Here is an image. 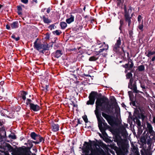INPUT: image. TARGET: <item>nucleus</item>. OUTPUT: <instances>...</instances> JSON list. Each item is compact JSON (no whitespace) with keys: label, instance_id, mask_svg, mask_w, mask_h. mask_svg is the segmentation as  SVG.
Instances as JSON below:
<instances>
[{"label":"nucleus","instance_id":"f257e3e1","mask_svg":"<svg viewBox=\"0 0 155 155\" xmlns=\"http://www.w3.org/2000/svg\"><path fill=\"white\" fill-rule=\"evenodd\" d=\"M95 104L96 109L94 112L97 120L98 127L101 132L103 133L105 132V130L103 127V124L104 127H105L107 125V124L101 116L99 111L100 110L101 111H105L108 113L110 110V106L109 102L103 98L97 99L96 101Z\"/></svg>","mask_w":155,"mask_h":155},{"label":"nucleus","instance_id":"f03ea898","mask_svg":"<svg viewBox=\"0 0 155 155\" xmlns=\"http://www.w3.org/2000/svg\"><path fill=\"white\" fill-rule=\"evenodd\" d=\"M38 39H37L34 43V48L40 52L44 54V51L49 49L48 45L47 43L42 44L40 42L38 43Z\"/></svg>","mask_w":155,"mask_h":155},{"label":"nucleus","instance_id":"7ed1b4c3","mask_svg":"<svg viewBox=\"0 0 155 155\" xmlns=\"http://www.w3.org/2000/svg\"><path fill=\"white\" fill-rule=\"evenodd\" d=\"M30 137L32 139L35 140L36 141H28L29 142V143H33L35 144H38L42 141L44 142V141H45V139L43 137H41L40 135L36 134L34 132H32L31 133Z\"/></svg>","mask_w":155,"mask_h":155},{"label":"nucleus","instance_id":"20e7f679","mask_svg":"<svg viewBox=\"0 0 155 155\" xmlns=\"http://www.w3.org/2000/svg\"><path fill=\"white\" fill-rule=\"evenodd\" d=\"M26 104L29 106L30 109L34 111H37L40 109L39 106L37 104H35L32 103V101L30 99H27L26 101Z\"/></svg>","mask_w":155,"mask_h":155},{"label":"nucleus","instance_id":"39448f33","mask_svg":"<svg viewBox=\"0 0 155 155\" xmlns=\"http://www.w3.org/2000/svg\"><path fill=\"white\" fill-rule=\"evenodd\" d=\"M97 95V92L95 91L91 92L89 96V100L87 102V104L93 105Z\"/></svg>","mask_w":155,"mask_h":155},{"label":"nucleus","instance_id":"423d86ee","mask_svg":"<svg viewBox=\"0 0 155 155\" xmlns=\"http://www.w3.org/2000/svg\"><path fill=\"white\" fill-rule=\"evenodd\" d=\"M124 17L125 21L128 22V26H129L131 23V17L130 16V14L129 13V11H131L132 9L130 6L129 7V9L127 11V9L126 6L124 5Z\"/></svg>","mask_w":155,"mask_h":155},{"label":"nucleus","instance_id":"0eeeda50","mask_svg":"<svg viewBox=\"0 0 155 155\" xmlns=\"http://www.w3.org/2000/svg\"><path fill=\"white\" fill-rule=\"evenodd\" d=\"M128 87L129 88L132 90L135 93H142L139 91L137 90L136 83L134 81L133 79L132 78H130Z\"/></svg>","mask_w":155,"mask_h":155},{"label":"nucleus","instance_id":"6e6552de","mask_svg":"<svg viewBox=\"0 0 155 155\" xmlns=\"http://www.w3.org/2000/svg\"><path fill=\"white\" fill-rule=\"evenodd\" d=\"M108 48V46L107 45H106L104 42H103V45L102 46V47L99 48H100L99 50L97 51L98 48H95V51L96 52L97 55L99 54H102L103 56H105L107 54L105 53L104 54H102V53L104 51H106Z\"/></svg>","mask_w":155,"mask_h":155},{"label":"nucleus","instance_id":"1a4fd4ad","mask_svg":"<svg viewBox=\"0 0 155 155\" xmlns=\"http://www.w3.org/2000/svg\"><path fill=\"white\" fill-rule=\"evenodd\" d=\"M16 155H36L35 153H32L30 151H28L26 149L20 148L17 150Z\"/></svg>","mask_w":155,"mask_h":155},{"label":"nucleus","instance_id":"9d476101","mask_svg":"<svg viewBox=\"0 0 155 155\" xmlns=\"http://www.w3.org/2000/svg\"><path fill=\"white\" fill-rule=\"evenodd\" d=\"M103 117L107 120L108 123L110 125L113 126L114 124L113 117L112 116L107 114L104 112L102 113Z\"/></svg>","mask_w":155,"mask_h":155},{"label":"nucleus","instance_id":"9b49d317","mask_svg":"<svg viewBox=\"0 0 155 155\" xmlns=\"http://www.w3.org/2000/svg\"><path fill=\"white\" fill-rule=\"evenodd\" d=\"M99 153L102 155H104L105 152L104 150L100 148H96V149H92L91 150V155H97Z\"/></svg>","mask_w":155,"mask_h":155},{"label":"nucleus","instance_id":"f8f14e48","mask_svg":"<svg viewBox=\"0 0 155 155\" xmlns=\"http://www.w3.org/2000/svg\"><path fill=\"white\" fill-rule=\"evenodd\" d=\"M121 44V38L120 37H119L118 39L117 40L114 46V50L116 52L118 51L119 49L120 48Z\"/></svg>","mask_w":155,"mask_h":155},{"label":"nucleus","instance_id":"ddd939ff","mask_svg":"<svg viewBox=\"0 0 155 155\" xmlns=\"http://www.w3.org/2000/svg\"><path fill=\"white\" fill-rule=\"evenodd\" d=\"M132 151L134 153V155H140L138 148L135 146L133 147ZM142 155H145V149L143 148L141 151Z\"/></svg>","mask_w":155,"mask_h":155},{"label":"nucleus","instance_id":"4468645a","mask_svg":"<svg viewBox=\"0 0 155 155\" xmlns=\"http://www.w3.org/2000/svg\"><path fill=\"white\" fill-rule=\"evenodd\" d=\"M85 143H86L87 145L82 149V150L83 152L86 153V155H87L89 153L91 146L87 142H85Z\"/></svg>","mask_w":155,"mask_h":155},{"label":"nucleus","instance_id":"2eb2a0df","mask_svg":"<svg viewBox=\"0 0 155 155\" xmlns=\"http://www.w3.org/2000/svg\"><path fill=\"white\" fill-rule=\"evenodd\" d=\"M134 66V63L131 59L129 61L128 63L123 65L122 66L126 69L130 70Z\"/></svg>","mask_w":155,"mask_h":155},{"label":"nucleus","instance_id":"dca6fc26","mask_svg":"<svg viewBox=\"0 0 155 155\" xmlns=\"http://www.w3.org/2000/svg\"><path fill=\"white\" fill-rule=\"evenodd\" d=\"M60 126L58 124H53L51 125V128L53 132H56L59 130Z\"/></svg>","mask_w":155,"mask_h":155},{"label":"nucleus","instance_id":"f3484780","mask_svg":"<svg viewBox=\"0 0 155 155\" xmlns=\"http://www.w3.org/2000/svg\"><path fill=\"white\" fill-rule=\"evenodd\" d=\"M152 143V140L151 139H149L147 140V144L148 145V148L147 149V150H146V155H148V152H150L152 153L150 151V150L151 148V145Z\"/></svg>","mask_w":155,"mask_h":155},{"label":"nucleus","instance_id":"a211bd4d","mask_svg":"<svg viewBox=\"0 0 155 155\" xmlns=\"http://www.w3.org/2000/svg\"><path fill=\"white\" fill-rule=\"evenodd\" d=\"M62 51L60 50H57L54 53H53L54 56L56 58H58L62 54Z\"/></svg>","mask_w":155,"mask_h":155},{"label":"nucleus","instance_id":"6ab92c4d","mask_svg":"<svg viewBox=\"0 0 155 155\" xmlns=\"http://www.w3.org/2000/svg\"><path fill=\"white\" fill-rule=\"evenodd\" d=\"M145 133V131H144L143 134V135L140 138V144L142 146H143L145 144V137L144 135Z\"/></svg>","mask_w":155,"mask_h":155},{"label":"nucleus","instance_id":"aec40b11","mask_svg":"<svg viewBox=\"0 0 155 155\" xmlns=\"http://www.w3.org/2000/svg\"><path fill=\"white\" fill-rule=\"evenodd\" d=\"M147 126L149 132L150 134L153 135L154 134V131L153 130V127L150 124L147 123Z\"/></svg>","mask_w":155,"mask_h":155},{"label":"nucleus","instance_id":"412c9836","mask_svg":"<svg viewBox=\"0 0 155 155\" xmlns=\"http://www.w3.org/2000/svg\"><path fill=\"white\" fill-rule=\"evenodd\" d=\"M74 17L73 15H71L70 18L67 19L66 21L67 23L70 24L74 21Z\"/></svg>","mask_w":155,"mask_h":155},{"label":"nucleus","instance_id":"4be33fe9","mask_svg":"<svg viewBox=\"0 0 155 155\" xmlns=\"http://www.w3.org/2000/svg\"><path fill=\"white\" fill-rule=\"evenodd\" d=\"M42 18L43 21L45 23L49 24L52 22L51 19H49L48 18L46 17L45 15H43Z\"/></svg>","mask_w":155,"mask_h":155},{"label":"nucleus","instance_id":"5701e85b","mask_svg":"<svg viewBox=\"0 0 155 155\" xmlns=\"http://www.w3.org/2000/svg\"><path fill=\"white\" fill-rule=\"evenodd\" d=\"M11 27L12 28H16L18 27V21H15L13 22L11 24Z\"/></svg>","mask_w":155,"mask_h":155},{"label":"nucleus","instance_id":"b1692460","mask_svg":"<svg viewBox=\"0 0 155 155\" xmlns=\"http://www.w3.org/2000/svg\"><path fill=\"white\" fill-rule=\"evenodd\" d=\"M60 25L62 29H64L67 26V24L65 22H61L60 23Z\"/></svg>","mask_w":155,"mask_h":155},{"label":"nucleus","instance_id":"393cba45","mask_svg":"<svg viewBox=\"0 0 155 155\" xmlns=\"http://www.w3.org/2000/svg\"><path fill=\"white\" fill-rule=\"evenodd\" d=\"M27 94V93L26 92L24 91H21V97L23 100H25L26 99V96Z\"/></svg>","mask_w":155,"mask_h":155},{"label":"nucleus","instance_id":"a878e982","mask_svg":"<svg viewBox=\"0 0 155 155\" xmlns=\"http://www.w3.org/2000/svg\"><path fill=\"white\" fill-rule=\"evenodd\" d=\"M99 57L96 56H94L90 57L89 59L90 61H95L98 59Z\"/></svg>","mask_w":155,"mask_h":155},{"label":"nucleus","instance_id":"bb28decb","mask_svg":"<svg viewBox=\"0 0 155 155\" xmlns=\"http://www.w3.org/2000/svg\"><path fill=\"white\" fill-rule=\"evenodd\" d=\"M61 33L62 32L60 30H56V31H53L52 32L53 34L54 35L55 34L57 35H60Z\"/></svg>","mask_w":155,"mask_h":155},{"label":"nucleus","instance_id":"cd10ccee","mask_svg":"<svg viewBox=\"0 0 155 155\" xmlns=\"http://www.w3.org/2000/svg\"><path fill=\"white\" fill-rule=\"evenodd\" d=\"M97 44L96 46V48H101L103 45V44H101V41L98 40L97 41Z\"/></svg>","mask_w":155,"mask_h":155},{"label":"nucleus","instance_id":"c85d7f7f","mask_svg":"<svg viewBox=\"0 0 155 155\" xmlns=\"http://www.w3.org/2000/svg\"><path fill=\"white\" fill-rule=\"evenodd\" d=\"M116 2L117 6H119L120 5L123 4L124 2V0H116Z\"/></svg>","mask_w":155,"mask_h":155},{"label":"nucleus","instance_id":"c756f323","mask_svg":"<svg viewBox=\"0 0 155 155\" xmlns=\"http://www.w3.org/2000/svg\"><path fill=\"white\" fill-rule=\"evenodd\" d=\"M138 69L140 71H142L144 70V65H141L139 66L138 67Z\"/></svg>","mask_w":155,"mask_h":155},{"label":"nucleus","instance_id":"7c9ffc66","mask_svg":"<svg viewBox=\"0 0 155 155\" xmlns=\"http://www.w3.org/2000/svg\"><path fill=\"white\" fill-rule=\"evenodd\" d=\"M9 137L13 140L16 139V137L14 134L9 135Z\"/></svg>","mask_w":155,"mask_h":155},{"label":"nucleus","instance_id":"2f4dec72","mask_svg":"<svg viewBox=\"0 0 155 155\" xmlns=\"http://www.w3.org/2000/svg\"><path fill=\"white\" fill-rule=\"evenodd\" d=\"M55 24H53L50 25L48 27V28L50 29L51 30H52L53 29H54L55 28Z\"/></svg>","mask_w":155,"mask_h":155},{"label":"nucleus","instance_id":"473e14b6","mask_svg":"<svg viewBox=\"0 0 155 155\" xmlns=\"http://www.w3.org/2000/svg\"><path fill=\"white\" fill-rule=\"evenodd\" d=\"M12 38L14 39L16 41H18L19 40V39H20V38L19 37H18L16 38L15 37V35L14 34H13L12 36H11Z\"/></svg>","mask_w":155,"mask_h":155},{"label":"nucleus","instance_id":"72a5a7b5","mask_svg":"<svg viewBox=\"0 0 155 155\" xmlns=\"http://www.w3.org/2000/svg\"><path fill=\"white\" fill-rule=\"evenodd\" d=\"M132 74L130 73H128L126 75L127 78L128 79H130V78H131L132 77Z\"/></svg>","mask_w":155,"mask_h":155},{"label":"nucleus","instance_id":"f704fd0d","mask_svg":"<svg viewBox=\"0 0 155 155\" xmlns=\"http://www.w3.org/2000/svg\"><path fill=\"white\" fill-rule=\"evenodd\" d=\"M6 147H7L8 149L9 150L12 149V146L9 144L7 143L6 144Z\"/></svg>","mask_w":155,"mask_h":155},{"label":"nucleus","instance_id":"c9c22d12","mask_svg":"<svg viewBox=\"0 0 155 155\" xmlns=\"http://www.w3.org/2000/svg\"><path fill=\"white\" fill-rule=\"evenodd\" d=\"M83 119L84 121L86 123H87L88 122V119H87V117L86 115H84L83 117Z\"/></svg>","mask_w":155,"mask_h":155},{"label":"nucleus","instance_id":"e433bc0d","mask_svg":"<svg viewBox=\"0 0 155 155\" xmlns=\"http://www.w3.org/2000/svg\"><path fill=\"white\" fill-rule=\"evenodd\" d=\"M122 140H118L117 141V144L118 146H120L122 145Z\"/></svg>","mask_w":155,"mask_h":155},{"label":"nucleus","instance_id":"4c0bfd02","mask_svg":"<svg viewBox=\"0 0 155 155\" xmlns=\"http://www.w3.org/2000/svg\"><path fill=\"white\" fill-rule=\"evenodd\" d=\"M142 17L140 15H138L137 18L138 21L139 22H140L142 19Z\"/></svg>","mask_w":155,"mask_h":155},{"label":"nucleus","instance_id":"58836bf2","mask_svg":"<svg viewBox=\"0 0 155 155\" xmlns=\"http://www.w3.org/2000/svg\"><path fill=\"white\" fill-rule=\"evenodd\" d=\"M155 54V51L151 52H149L148 54L147 55L148 57H150V56L152 55L153 54Z\"/></svg>","mask_w":155,"mask_h":155},{"label":"nucleus","instance_id":"ea45409f","mask_svg":"<svg viewBox=\"0 0 155 155\" xmlns=\"http://www.w3.org/2000/svg\"><path fill=\"white\" fill-rule=\"evenodd\" d=\"M21 2L25 4H27L28 3V0H21Z\"/></svg>","mask_w":155,"mask_h":155},{"label":"nucleus","instance_id":"a19ab883","mask_svg":"<svg viewBox=\"0 0 155 155\" xmlns=\"http://www.w3.org/2000/svg\"><path fill=\"white\" fill-rule=\"evenodd\" d=\"M120 25H121V26H122L124 24L123 20L121 19L120 20Z\"/></svg>","mask_w":155,"mask_h":155},{"label":"nucleus","instance_id":"79ce46f5","mask_svg":"<svg viewBox=\"0 0 155 155\" xmlns=\"http://www.w3.org/2000/svg\"><path fill=\"white\" fill-rule=\"evenodd\" d=\"M143 28V25H139L138 26L140 30H142Z\"/></svg>","mask_w":155,"mask_h":155},{"label":"nucleus","instance_id":"37998d69","mask_svg":"<svg viewBox=\"0 0 155 155\" xmlns=\"http://www.w3.org/2000/svg\"><path fill=\"white\" fill-rule=\"evenodd\" d=\"M17 9L18 11H21L22 8L21 6H19L17 7Z\"/></svg>","mask_w":155,"mask_h":155},{"label":"nucleus","instance_id":"c03bdc74","mask_svg":"<svg viewBox=\"0 0 155 155\" xmlns=\"http://www.w3.org/2000/svg\"><path fill=\"white\" fill-rule=\"evenodd\" d=\"M140 85H141V87L143 89H145V86L144 85H143L142 83H140Z\"/></svg>","mask_w":155,"mask_h":155},{"label":"nucleus","instance_id":"a18cd8bd","mask_svg":"<svg viewBox=\"0 0 155 155\" xmlns=\"http://www.w3.org/2000/svg\"><path fill=\"white\" fill-rule=\"evenodd\" d=\"M120 129H121V130H123V131H124V130H126V129H125V128L123 126H121L120 127Z\"/></svg>","mask_w":155,"mask_h":155},{"label":"nucleus","instance_id":"49530a36","mask_svg":"<svg viewBox=\"0 0 155 155\" xmlns=\"http://www.w3.org/2000/svg\"><path fill=\"white\" fill-rule=\"evenodd\" d=\"M50 11H51L50 8H48L47 10V12L48 13H49L50 12Z\"/></svg>","mask_w":155,"mask_h":155},{"label":"nucleus","instance_id":"de8ad7c7","mask_svg":"<svg viewBox=\"0 0 155 155\" xmlns=\"http://www.w3.org/2000/svg\"><path fill=\"white\" fill-rule=\"evenodd\" d=\"M6 28L7 29L9 30L10 28V26L8 25H6Z\"/></svg>","mask_w":155,"mask_h":155},{"label":"nucleus","instance_id":"09e8293b","mask_svg":"<svg viewBox=\"0 0 155 155\" xmlns=\"http://www.w3.org/2000/svg\"><path fill=\"white\" fill-rule=\"evenodd\" d=\"M4 83V81H2L0 82V84L1 85H3Z\"/></svg>","mask_w":155,"mask_h":155},{"label":"nucleus","instance_id":"8fccbe9b","mask_svg":"<svg viewBox=\"0 0 155 155\" xmlns=\"http://www.w3.org/2000/svg\"><path fill=\"white\" fill-rule=\"evenodd\" d=\"M155 60V56L153 57L152 59V61H154Z\"/></svg>","mask_w":155,"mask_h":155},{"label":"nucleus","instance_id":"3c124183","mask_svg":"<svg viewBox=\"0 0 155 155\" xmlns=\"http://www.w3.org/2000/svg\"><path fill=\"white\" fill-rule=\"evenodd\" d=\"M137 125L140 126L141 125V123L140 122H138L137 124Z\"/></svg>","mask_w":155,"mask_h":155},{"label":"nucleus","instance_id":"603ef678","mask_svg":"<svg viewBox=\"0 0 155 155\" xmlns=\"http://www.w3.org/2000/svg\"><path fill=\"white\" fill-rule=\"evenodd\" d=\"M18 15H20V14H21V11H18Z\"/></svg>","mask_w":155,"mask_h":155},{"label":"nucleus","instance_id":"864d4df0","mask_svg":"<svg viewBox=\"0 0 155 155\" xmlns=\"http://www.w3.org/2000/svg\"><path fill=\"white\" fill-rule=\"evenodd\" d=\"M153 122L154 123H155V117H153Z\"/></svg>","mask_w":155,"mask_h":155},{"label":"nucleus","instance_id":"5fc2aeb1","mask_svg":"<svg viewBox=\"0 0 155 155\" xmlns=\"http://www.w3.org/2000/svg\"><path fill=\"white\" fill-rule=\"evenodd\" d=\"M148 155H151V153L150 152H148V154H147Z\"/></svg>","mask_w":155,"mask_h":155},{"label":"nucleus","instance_id":"6e6d98bb","mask_svg":"<svg viewBox=\"0 0 155 155\" xmlns=\"http://www.w3.org/2000/svg\"><path fill=\"white\" fill-rule=\"evenodd\" d=\"M2 125V122L0 120V126Z\"/></svg>","mask_w":155,"mask_h":155},{"label":"nucleus","instance_id":"4d7b16f0","mask_svg":"<svg viewBox=\"0 0 155 155\" xmlns=\"http://www.w3.org/2000/svg\"><path fill=\"white\" fill-rule=\"evenodd\" d=\"M121 27H122V26H121V25H120V27H119V29L121 31Z\"/></svg>","mask_w":155,"mask_h":155},{"label":"nucleus","instance_id":"13d9d810","mask_svg":"<svg viewBox=\"0 0 155 155\" xmlns=\"http://www.w3.org/2000/svg\"><path fill=\"white\" fill-rule=\"evenodd\" d=\"M48 85H46V90H47V89H48Z\"/></svg>","mask_w":155,"mask_h":155},{"label":"nucleus","instance_id":"bf43d9fd","mask_svg":"<svg viewBox=\"0 0 155 155\" xmlns=\"http://www.w3.org/2000/svg\"><path fill=\"white\" fill-rule=\"evenodd\" d=\"M49 38V36H46V37H45V39H48V38Z\"/></svg>","mask_w":155,"mask_h":155},{"label":"nucleus","instance_id":"052dcab7","mask_svg":"<svg viewBox=\"0 0 155 155\" xmlns=\"http://www.w3.org/2000/svg\"><path fill=\"white\" fill-rule=\"evenodd\" d=\"M34 2H35L36 3H37V0H32Z\"/></svg>","mask_w":155,"mask_h":155},{"label":"nucleus","instance_id":"680f3d73","mask_svg":"<svg viewBox=\"0 0 155 155\" xmlns=\"http://www.w3.org/2000/svg\"><path fill=\"white\" fill-rule=\"evenodd\" d=\"M142 118H143V119L144 118V117H145V116L143 115L142 116Z\"/></svg>","mask_w":155,"mask_h":155},{"label":"nucleus","instance_id":"e2e57ef3","mask_svg":"<svg viewBox=\"0 0 155 155\" xmlns=\"http://www.w3.org/2000/svg\"><path fill=\"white\" fill-rule=\"evenodd\" d=\"M97 145V144L96 143H94V145L95 146H96Z\"/></svg>","mask_w":155,"mask_h":155},{"label":"nucleus","instance_id":"0e129e2a","mask_svg":"<svg viewBox=\"0 0 155 155\" xmlns=\"http://www.w3.org/2000/svg\"><path fill=\"white\" fill-rule=\"evenodd\" d=\"M146 96H147V97L148 96V95L147 94V93H146Z\"/></svg>","mask_w":155,"mask_h":155},{"label":"nucleus","instance_id":"69168bd1","mask_svg":"<svg viewBox=\"0 0 155 155\" xmlns=\"http://www.w3.org/2000/svg\"><path fill=\"white\" fill-rule=\"evenodd\" d=\"M62 2H64V0H62Z\"/></svg>","mask_w":155,"mask_h":155},{"label":"nucleus","instance_id":"338daca9","mask_svg":"<svg viewBox=\"0 0 155 155\" xmlns=\"http://www.w3.org/2000/svg\"><path fill=\"white\" fill-rule=\"evenodd\" d=\"M134 104H135V103H133V106H134Z\"/></svg>","mask_w":155,"mask_h":155},{"label":"nucleus","instance_id":"774afa93","mask_svg":"<svg viewBox=\"0 0 155 155\" xmlns=\"http://www.w3.org/2000/svg\"><path fill=\"white\" fill-rule=\"evenodd\" d=\"M85 9V7H84V10Z\"/></svg>","mask_w":155,"mask_h":155}]
</instances>
